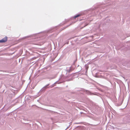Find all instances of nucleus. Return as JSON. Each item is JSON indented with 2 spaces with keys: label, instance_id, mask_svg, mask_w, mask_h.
<instances>
[{
  "label": "nucleus",
  "instance_id": "1",
  "mask_svg": "<svg viewBox=\"0 0 130 130\" xmlns=\"http://www.w3.org/2000/svg\"><path fill=\"white\" fill-rule=\"evenodd\" d=\"M7 37H6L4 38H3L1 40H0V43H4L5 42L7 41Z\"/></svg>",
  "mask_w": 130,
  "mask_h": 130
},
{
  "label": "nucleus",
  "instance_id": "2",
  "mask_svg": "<svg viewBox=\"0 0 130 130\" xmlns=\"http://www.w3.org/2000/svg\"><path fill=\"white\" fill-rule=\"evenodd\" d=\"M80 14H78L77 15H76L74 17V18H76L77 17H78L79 16H80Z\"/></svg>",
  "mask_w": 130,
  "mask_h": 130
},
{
  "label": "nucleus",
  "instance_id": "3",
  "mask_svg": "<svg viewBox=\"0 0 130 130\" xmlns=\"http://www.w3.org/2000/svg\"><path fill=\"white\" fill-rule=\"evenodd\" d=\"M49 85H48L47 86H46V87L47 86H48Z\"/></svg>",
  "mask_w": 130,
  "mask_h": 130
}]
</instances>
